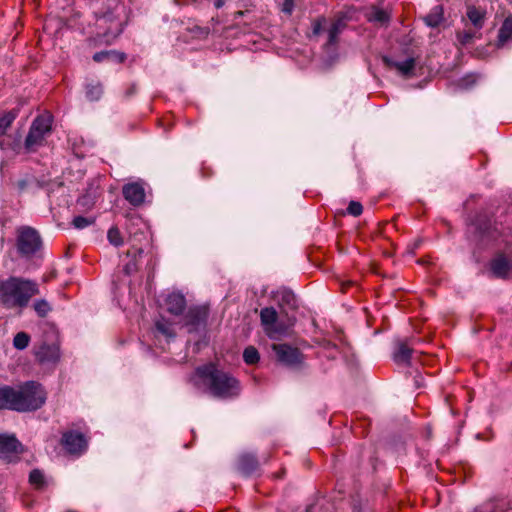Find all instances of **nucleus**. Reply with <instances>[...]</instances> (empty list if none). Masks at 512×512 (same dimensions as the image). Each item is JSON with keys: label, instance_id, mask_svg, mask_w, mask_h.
I'll return each instance as SVG.
<instances>
[{"label": "nucleus", "instance_id": "obj_1", "mask_svg": "<svg viewBox=\"0 0 512 512\" xmlns=\"http://www.w3.org/2000/svg\"><path fill=\"white\" fill-rule=\"evenodd\" d=\"M47 400V392L37 381H26L17 386H0V410L20 413L34 412Z\"/></svg>", "mask_w": 512, "mask_h": 512}, {"label": "nucleus", "instance_id": "obj_2", "mask_svg": "<svg viewBox=\"0 0 512 512\" xmlns=\"http://www.w3.org/2000/svg\"><path fill=\"white\" fill-rule=\"evenodd\" d=\"M195 376L214 398L231 400L241 394L240 381L213 363L198 366L195 369Z\"/></svg>", "mask_w": 512, "mask_h": 512}, {"label": "nucleus", "instance_id": "obj_3", "mask_svg": "<svg viewBox=\"0 0 512 512\" xmlns=\"http://www.w3.org/2000/svg\"><path fill=\"white\" fill-rule=\"evenodd\" d=\"M39 293V285L34 280L19 276L0 278V306L5 309H23Z\"/></svg>", "mask_w": 512, "mask_h": 512}, {"label": "nucleus", "instance_id": "obj_4", "mask_svg": "<svg viewBox=\"0 0 512 512\" xmlns=\"http://www.w3.org/2000/svg\"><path fill=\"white\" fill-rule=\"evenodd\" d=\"M53 117L49 113L37 116L29 128V132L24 140V151L26 153L35 152L44 145L45 138L51 134Z\"/></svg>", "mask_w": 512, "mask_h": 512}, {"label": "nucleus", "instance_id": "obj_5", "mask_svg": "<svg viewBox=\"0 0 512 512\" xmlns=\"http://www.w3.org/2000/svg\"><path fill=\"white\" fill-rule=\"evenodd\" d=\"M118 5L108 11L96 14V27L98 36L102 37L106 43H111L123 31V22L118 14Z\"/></svg>", "mask_w": 512, "mask_h": 512}, {"label": "nucleus", "instance_id": "obj_6", "mask_svg": "<svg viewBox=\"0 0 512 512\" xmlns=\"http://www.w3.org/2000/svg\"><path fill=\"white\" fill-rule=\"evenodd\" d=\"M16 245L21 257L30 258L41 249L42 240L34 228L25 226L18 230Z\"/></svg>", "mask_w": 512, "mask_h": 512}, {"label": "nucleus", "instance_id": "obj_7", "mask_svg": "<svg viewBox=\"0 0 512 512\" xmlns=\"http://www.w3.org/2000/svg\"><path fill=\"white\" fill-rule=\"evenodd\" d=\"M209 317V308L206 305H194L188 308L182 318V326L188 333L204 331Z\"/></svg>", "mask_w": 512, "mask_h": 512}, {"label": "nucleus", "instance_id": "obj_8", "mask_svg": "<svg viewBox=\"0 0 512 512\" xmlns=\"http://www.w3.org/2000/svg\"><path fill=\"white\" fill-rule=\"evenodd\" d=\"M23 452V445L14 435L0 434V463H17Z\"/></svg>", "mask_w": 512, "mask_h": 512}, {"label": "nucleus", "instance_id": "obj_9", "mask_svg": "<svg viewBox=\"0 0 512 512\" xmlns=\"http://www.w3.org/2000/svg\"><path fill=\"white\" fill-rule=\"evenodd\" d=\"M272 350L275 352L277 361L285 366L296 368L303 363L304 355L296 347L281 343L273 344Z\"/></svg>", "mask_w": 512, "mask_h": 512}, {"label": "nucleus", "instance_id": "obj_10", "mask_svg": "<svg viewBox=\"0 0 512 512\" xmlns=\"http://www.w3.org/2000/svg\"><path fill=\"white\" fill-rule=\"evenodd\" d=\"M278 313L273 307H265L260 311L261 324L270 338L285 333L286 328L277 323Z\"/></svg>", "mask_w": 512, "mask_h": 512}, {"label": "nucleus", "instance_id": "obj_11", "mask_svg": "<svg viewBox=\"0 0 512 512\" xmlns=\"http://www.w3.org/2000/svg\"><path fill=\"white\" fill-rule=\"evenodd\" d=\"M61 444L70 454H81L87 448V440L84 434L77 431H67L63 433Z\"/></svg>", "mask_w": 512, "mask_h": 512}, {"label": "nucleus", "instance_id": "obj_12", "mask_svg": "<svg viewBox=\"0 0 512 512\" xmlns=\"http://www.w3.org/2000/svg\"><path fill=\"white\" fill-rule=\"evenodd\" d=\"M35 357L40 363H55L60 358V349L57 343L43 342L35 350Z\"/></svg>", "mask_w": 512, "mask_h": 512}, {"label": "nucleus", "instance_id": "obj_13", "mask_svg": "<svg viewBox=\"0 0 512 512\" xmlns=\"http://www.w3.org/2000/svg\"><path fill=\"white\" fill-rule=\"evenodd\" d=\"M124 198L133 206H140L145 200L144 187L139 183H129L123 187Z\"/></svg>", "mask_w": 512, "mask_h": 512}, {"label": "nucleus", "instance_id": "obj_14", "mask_svg": "<svg viewBox=\"0 0 512 512\" xmlns=\"http://www.w3.org/2000/svg\"><path fill=\"white\" fill-rule=\"evenodd\" d=\"M260 464L254 454L243 453L238 457L237 470L244 476H251L259 470Z\"/></svg>", "mask_w": 512, "mask_h": 512}, {"label": "nucleus", "instance_id": "obj_15", "mask_svg": "<svg viewBox=\"0 0 512 512\" xmlns=\"http://www.w3.org/2000/svg\"><path fill=\"white\" fill-rule=\"evenodd\" d=\"M413 351L408 340H397L392 358L398 365H409Z\"/></svg>", "mask_w": 512, "mask_h": 512}, {"label": "nucleus", "instance_id": "obj_16", "mask_svg": "<svg viewBox=\"0 0 512 512\" xmlns=\"http://www.w3.org/2000/svg\"><path fill=\"white\" fill-rule=\"evenodd\" d=\"M383 63L389 68H396L401 75L405 77H409L413 75V70L415 68V59L407 58L405 61L398 62L389 58L388 56L382 57Z\"/></svg>", "mask_w": 512, "mask_h": 512}, {"label": "nucleus", "instance_id": "obj_17", "mask_svg": "<svg viewBox=\"0 0 512 512\" xmlns=\"http://www.w3.org/2000/svg\"><path fill=\"white\" fill-rule=\"evenodd\" d=\"M491 271L497 278H506L512 269V261L500 254L491 261Z\"/></svg>", "mask_w": 512, "mask_h": 512}, {"label": "nucleus", "instance_id": "obj_18", "mask_svg": "<svg viewBox=\"0 0 512 512\" xmlns=\"http://www.w3.org/2000/svg\"><path fill=\"white\" fill-rule=\"evenodd\" d=\"M486 10L473 4L466 5V16L476 30L483 28L486 21Z\"/></svg>", "mask_w": 512, "mask_h": 512}, {"label": "nucleus", "instance_id": "obj_19", "mask_svg": "<svg viewBox=\"0 0 512 512\" xmlns=\"http://www.w3.org/2000/svg\"><path fill=\"white\" fill-rule=\"evenodd\" d=\"M167 311L173 315H182L186 307V299L181 293H171L166 298Z\"/></svg>", "mask_w": 512, "mask_h": 512}, {"label": "nucleus", "instance_id": "obj_20", "mask_svg": "<svg viewBox=\"0 0 512 512\" xmlns=\"http://www.w3.org/2000/svg\"><path fill=\"white\" fill-rule=\"evenodd\" d=\"M0 149L10 150L15 154H20L24 150V143H22V135L16 132L14 135H8L0 139Z\"/></svg>", "mask_w": 512, "mask_h": 512}, {"label": "nucleus", "instance_id": "obj_21", "mask_svg": "<svg viewBox=\"0 0 512 512\" xmlns=\"http://www.w3.org/2000/svg\"><path fill=\"white\" fill-rule=\"evenodd\" d=\"M345 27V23L341 19L335 20L328 29V39L324 44L326 50L335 48L338 43V37Z\"/></svg>", "mask_w": 512, "mask_h": 512}, {"label": "nucleus", "instance_id": "obj_22", "mask_svg": "<svg viewBox=\"0 0 512 512\" xmlns=\"http://www.w3.org/2000/svg\"><path fill=\"white\" fill-rule=\"evenodd\" d=\"M93 60L98 63L103 62L105 60L116 62V63H122L126 60V54L123 52L116 51V50H104V51L96 52L93 55Z\"/></svg>", "mask_w": 512, "mask_h": 512}, {"label": "nucleus", "instance_id": "obj_23", "mask_svg": "<svg viewBox=\"0 0 512 512\" xmlns=\"http://www.w3.org/2000/svg\"><path fill=\"white\" fill-rule=\"evenodd\" d=\"M512 38V14L503 21L497 37V47H503Z\"/></svg>", "mask_w": 512, "mask_h": 512}, {"label": "nucleus", "instance_id": "obj_24", "mask_svg": "<svg viewBox=\"0 0 512 512\" xmlns=\"http://www.w3.org/2000/svg\"><path fill=\"white\" fill-rule=\"evenodd\" d=\"M367 18L370 22L379 24L381 26H387L390 22L391 15L387 10L378 7H372L367 15Z\"/></svg>", "mask_w": 512, "mask_h": 512}, {"label": "nucleus", "instance_id": "obj_25", "mask_svg": "<svg viewBox=\"0 0 512 512\" xmlns=\"http://www.w3.org/2000/svg\"><path fill=\"white\" fill-rule=\"evenodd\" d=\"M443 21V7L441 5H436L432 8L429 14L424 17V22L427 26L436 28Z\"/></svg>", "mask_w": 512, "mask_h": 512}, {"label": "nucleus", "instance_id": "obj_26", "mask_svg": "<svg viewBox=\"0 0 512 512\" xmlns=\"http://www.w3.org/2000/svg\"><path fill=\"white\" fill-rule=\"evenodd\" d=\"M16 117L17 112L15 110L0 114V139H3L6 136L8 129L11 127Z\"/></svg>", "mask_w": 512, "mask_h": 512}, {"label": "nucleus", "instance_id": "obj_27", "mask_svg": "<svg viewBox=\"0 0 512 512\" xmlns=\"http://www.w3.org/2000/svg\"><path fill=\"white\" fill-rule=\"evenodd\" d=\"M279 295V304L281 306H287L291 309L297 308L296 297L291 290L283 289Z\"/></svg>", "mask_w": 512, "mask_h": 512}, {"label": "nucleus", "instance_id": "obj_28", "mask_svg": "<svg viewBox=\"0 0 512 512\" xmlns=\"http://www.w3.org/2000/svg\"><path fill=\"white\" fill-rule=\"evenodd\" d=\"M103 94V87L101 83H90L86 85V98L89 101H98Z\"/></svg>", "mask_w": 512, "mask_h": 512}, {"label": "nucleus", "instance_id": "obj_29", "mask_svg": "<svg viewBox=\"0 0 512 512\" xmlns=\"http://www.w3.org/2000/svg\"><path fill=\"white\" fill-rule=\"evenodd\" d=\"M33 309L39 317L45 318L52 311V305L45 299H37L33 303Z\"/></svg>", "mask_w": 512, "mask_h": 512}, {"label": "nucleus", "instance_id": "obj_30", "mask_svg": "<svg viewBox=\"0 0 512 512\" xmlns=\"http://www.w3.org/2000/svg\"><path fill=\"white\" fill-rule=\"evenodd\" d=\"M155 329L158 333L162 334L163 336H165L166 338L168 339H173L175 338V332L171 326L170 323H168L166 320L164 319H161V320H157L155 322Z\"/></svg>", "mask_w": 512, "mask_h": 512}, {"label": "nucleus", "instance_id": "obj_31", "mask_svg": "<svg viewBox=\"0 0 512 512\" xmlns=\"http://www.w3.org/2000/svg\"><path fill=\"white\" fill-rule=\"evenodd\" d=\"M243 360L248 365H254L259 362L260 354L254 346H248L243 351Z\"/></svg>", "mask_w": 512, "mask_h": 512}, {"label": "nucleus", "instance_id": "obj_32", "mask_svg": "<svg viewBox=\"0 0 512 512\" xmlns=\"http://www.w3.org/2000/svg\"><path fill=\"white\" fill-rule=\"evenodd\" d=\"M107 238L109 243L115 247H120L123 245L122 235L116 226H113L108 230Z\"/></svg>", "mask_w": 512, "mask_h": 512}, {"label": "nucleus", "instance_id": "obj_33", "mask_svg": "<svg viewBox=\"0 0 512 512\" xmlns=\"http://www.w3.org/2000/svg\"><path fill=\"white\" fill-rule=\"evenodd\" d=\"M30 342V336L26 332H18L13 339V346L18 350L25 349Z\"/></svg>", "mask_w": 512, "mask_h": 512}, {"label": "nucleus", "instance_id": "obj_34", "mask_svg": "<svg viewBox=\"0 0 512 512\" xmlns=\"http://www.w3.org/2000/svg\"><path fill=\"white\" fill-rule=\"evenodd\" d=\"M29 482L36 488H42L45 485L43 472L39 469H33L29 474Z\"/></svg>", "mask_w": 512, "mask_h": 512}, {"label": "nucleus", "instance_id": "obj_35", "mask_svg": "<svg viewBox=\"0 0 512 512\" xmlns=\"http://www.w3.org/2000/svg\"><path fill=\"white\" fill-rule=\"evenodd\" d=\"M94 223V218H88L84 216L74 217L72 224L76 229H84Z\"/></svg>", "mask_w": 512, "mask_h": 512}, {"label": "nucleus", "instance_id": "obj_36", "mask_svg": "<svg viewBox=\"0 0 512 512\" xmlns=\"http://www.w3.org/2000/svg\"><path fill=\"white\" fill-rule=\"evenodd\" d=\"M476 37L475 32L473 31H461L457 32V40L461 45L471 44L473 39Z\"/></svg>", "mask_w": 512, "mask_h": 512}, {"label": "nucleus", "instance_id": "obj_37", "mask_svg": "<svg viewBox=\"0 0 512 512\" xmlns=\"http://www.w3.org/2000/svg\"><path fill=\"white\" fill-rule=\"evenodd\" d=\"M347 212L354 217L360 216L363 212V206L358 201H351L347 207Z\"/></svg>", "mask_w": 512, "mask_h": 512}, {"label": "nucleus", "instance_id": "obj_38", "mask_svg": "<svg viewBox=\"0 0 512 512\" xmlns=\"http://www.w3.org/2000/svg\"><path fill=\"white\" fill-rule=\"evenodd\" d=\"M326 23V18L325 17H318L317 19H315L313 22H312V35L313 36H318L320 35L321 31H322V27L323 25Z\"/></svg>", "mask_w": 512, "mask_h": 512}, {"label": "nucleus", "instance_id": "obj_39", "mask_svg": "<svg viewBox=\"0 0 512 512\" xmlns=\"http://www.w3.org/2000/svg\"><path fill=\"white\" fill-rule=\"evenodd\" d=\"M490 228L491 224L489 221H486L483 224L478 222L476 223V231L481 237L490 236Z\"/></svg>", "mask_w": 512, "mask_h": 512}, {"label": "nucleus", "instance_id": "obj_40", "mask_svg": "<svg viewBox=\"0 0 512 512\" xmlns=\"http://www.w3.org/2000/svg\"><path fill=\"white\" fill-rule=\"evenodd\" d=\"M294 10V0H284L281 11L287 15H291Z\"/></svg>", "mask_w": 512, "mask_h": 512}, {"label": "nucleus", "instance_id": "obj_41", "mask_svg": "<svg viewBox=\"0 0 512 512\" xmlns=\"http://www.w3.org/2000/svg\"><path fill=\"white\" fill-rule=\"evenodd\" d=\"M136 93V85L133 84L131 87L126 91V96L130 97Z\"/></svg>", "mask_w": 512, "mask_h": 512}, {"label": "nucleus", "instance_id": "obj_42", "mask_svg": "<svg viewBox=\"0 0 512 512\" xmlns=\"http://www.w3.org/2000/svg\"><path fill=\"white\" fill-rule=\"evenodd\" d=\"M421 379H422V378H421V376H420V375H418V376H416V377H415L414 382H415V386H416V388H420V387H422V385H423V384H422V382H421Z\"/></svg>", "mask_w": 512, "mask_h": 512}, {"label": "nucleus", "instance_id": "obj_43", "mask_svg": "<svg viewBox=\"0 0 512 512\" xmlns=\"http://www.w3.org/2000/svg\"><path fill=\"white\" fill-rule=\"evenodd\" d=\"M223 5H224L223 0H217V1L215 2V7H216V8H221Z\"/></svg>", "mask_w": 512, "mask_h": 512}, {"label": "nucleus", "instance_id": "obj_44", "mask_svg": "<svg viewBox=\"0 0 512 512\" xmlns=\"http://www.w3.org/2000/svg\"><path fill=\"white\" fill-rule=\"evenodd\" d=\"M124 270H125V272L128 274V273H129V271H130L129 265H126Z\"/></svg>", "mask_w": 512, "mask_h": 512}, {"label": "nucleus", "instance_id": "obj_45", "mask_svg": "<svg viewBox=\"0 0 512 512\" xmlns=\"http://www.w3.org/2000/svg\"><path fill=\"white\" fill-rule=\"evenodd\" d=\"M313 509V505H310L307 509H306V512H311Z\"/></svg>", "mask_w": 512, "mask_h": 512}, {"label": "nucleus", "instance_id": "obj_46", "mask_svg": "<svg viewBox=\"0 0 512 512\" xmlns=\"http://www.w3.org/2000/svg\"><path fill=\"white\" fill-rule=\"evenodd\" d=\"M201 32H203L204 34H208V30H203L201 28H198Z\"/></svg>", "mask_w": 512, "mask_h": 512}, {"label": "nucleus", "instance_id": "obj_47", "mask_svg": "<svg viewBox=\"0 0 512 512\" xmlns=\"http://www.w3.org/2000/svg\"><path fill=\"white\" fill-rule=\"evenodd\" d=\"M192 381H193L194 385H196V386L199 385V382L197 380L192 379Z\"/></svg>", "mask_w": 512, "mask_h": 512}, {"label": "nucleus", "instance_id": "obj_48", "mask_svg": "<svg viewBox=\"0 0 512 512\" xmlns=\"http://www.w3.org/2000/svg\"><path fill=\"white\" fill-rule=\"evenodd\" d=\"M110 2H112V3H115V4H116V3H117V0H110Z\"/></svg>", "mask_w": 512, "mask_h": 512}]
</instances>
